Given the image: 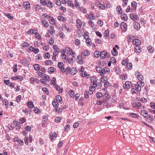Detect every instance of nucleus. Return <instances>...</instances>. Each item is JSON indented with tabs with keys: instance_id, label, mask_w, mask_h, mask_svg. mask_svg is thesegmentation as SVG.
I'll list each match as a JSON object with an SVG mask.
<instances>
[{
	"instance_id": "58836bf2",
	"label": "nucleus",
	"mask_w": 155,
	"mask_h": 155,
	"mask_svg": "<svg viewBox=\"0 0 155 155\" xmlns=\"http://www.w3.org/2000/svg\"><path fill=\"white\" fill-rule=\"evenodd\" d=\"M97 98V99H99L102 97V94L100 92H97L96 93Z\"/></svg>"
},
{
	"instance_id": "20e7f679",
	"label": "nucleus",
	"mask_w": 155,
	"mask_h": 155,
	"mask_svg": "<svg viewBox=\"0 0 155 155\" xmlns=\"http://www.w3.org/2000/svg\"><path fill=\"white\" fill-rule=\"evenodd\" d=\"M117 48V49L119 48V47L117 45H116L115 47H114L113 50L111 51V52L112 54L114 56H116L118 55V52L116 50V48Z\"/></svg>"
},
{
	"instance_id": "412c9836",
	"label": "nucleus",
	"mask_w": 155,
	"mask_h": 155,
	"mask_svg": "<svg viewBox=\"0 0 155 155\" xmlns=\"http://www.w3.org/2000/svg\"><path fill=\"white\" fill-rule=\"evenodd\" d=\"M24 7L26 9L29 8L30 6V5L28 2H25L23 3Z\"/></svg>"
},
{
	"instance_id": "5701e85b",
	"label": "nucleus",
	"mask_w": 155,
	"mask_h": 155,
	"mask_svg": "<svg viewBox=\"0 0 155 155\" xmlns=\"http://www.w3.org/2000/svg\"><path fill=\"white\" fill-rule=\"evenodd\" d=\"M137 77L138 80L139 81H142L143 79V75L141 74L139 72L137 73Z\"/></svg>"
},
{
	"instance_id": "8fccbe9b",
	"label": "nucleus",
	"mask_w": 155,
	"mask_h": 155,
	"mask_svg": "<svg viewBox=\"0 0 155 155\" xmlns=\"http://www.w3.org/2000/svg\"><path fill=\"white\" fill-rule=\"evenodd\" d=\"M89 33L87 31H85V32L84 35V38L86 39L88 38H89L88 36Z\"/></svg>"
},
{
	"instance_id": "49530a36",
	"label": "nucleus",
	"mask_w": 155,
	"mask_h": 155,
	"mask_svg": "<svg viewBox=\"0 0 155 155\" xmlns=\"http://www.w3.org/2000/svg\"><path fill=\"white\" fill-rule=\"evenodd\" d=\"M137 85L143 87L144 85V83L141 81H139L137 82Z\"/></svg>"
},
{
	"instance_id": "f8f14e48",
	"label": "nucleus",
	"mask_w": 155,
	"mask_h": 155,
	"mask_svg": "<svg viewBox=\"0 0 155 155\" xmlns=\"http://www.w3.org/2000/svg\"><path fill=\"white\" fill-rule=\"evenodd\" d=\"M87 18H88L90 20H94L95 18V17L94 15L91 12H90L89 13V14L87 15Z\"/></svg>"
},
{
	"instance_id": "7c9ffc66",
	"label": "nucleus",
	"mask_w": 155,
	"mask_h": 155,
	"mask_svg": "<svg viewBox=\"0 0 155 155\" xmlns=\"http://www.w3.org/2000/svg\"><path fill=\"white\" fill-rule=\"evenodd\" d=\"M27 104L28 107L32 108L34 107V105L32 101H28Z\"/></svg>"
},
{
	"instance_id": "3c124183",
	"label": "nucleus",
	"mask_w": 155,
	"mask_h": 155,
	"mask_svg": "<svg viewBox=\"0 0 155 155\" xmlns=\"http://www.w3.org/2000/svg\"><path fill=\"white\" fill-rule=\"evenodd\" d=\"M56 89L57 91H58L60 93H61L62 91V89H60V87L59 86L57 85L56 87Z\"/></svg>"
},
{
	"instance_id": "69168bd1",
	"label": "nucleus",
	"mask_w": 155,
	"mask_h": 155,
	"mask_svg": "<svg viewBox=\"0 0 155 155\" xmlns=\"http://www.w3.org/2000/svg\"><path fill=\"white\" fill-rule=\"evenodd\" d=\"M74 58H72L71 59L68 58L67 60L68 63L69 64H70L72 62H74Z\"/></svg>"
},
{
	"instance_id": "c03bdc74",
	"label": "nucleus",
	"mask_w": 155,
	"mask_h": 155,
	"mask_svg": "<svg viewBox=\"0 0 155 155\" xmlns=\"http://www.w3.org/2000/svg\"><path fill=\"white\" fill-rule=\"evenodd\" d=\"M69 94L70 96L72 98H74V92L73 90H70L69 91Z\"/></svg>"
},
{
	"instance_id": "f3484780",
	"label": "nucleus",
	"mask_w": 155,
	"mask_h": 155,
	"mask_svg": "<svg viewBox=\"0 0 155 155\" xmlns=\"http://www.w3.org/2000/svg\"><path fill=\"white\" fill-rule=\"evenodd\" d=\"M13 123L14 124L16 125V126L17 127L16 128L18 130L20 129L21 126L18 121L16 120H14L13 121Z\"/></svg>"
},
{
	"instance_id": "dca6fc26",
	"label": "nucleus",
	"mask_w": 155,
	"mask_h": 155,
	"mask_svg": "<svg viewBox=\"0 0 155 155\" xmlns=\"http://www.w3.org/2000/svg\"><path fill=\"white\" fill-rule=\"evenodd\" d=\"M133 105L136 108H139L142 105L139 102H136L135 103H133Z\"/></svg>"
},
{
	"instance_id": "a878e982",
	"label": "nucleus",
	"mask_w": 155,
	"mask_h": 155,
	"mask_svg": "<svg viewBox=\"0 0 155 155\" xmlns=\"http://www.w3.org/2000/svg\"><path fill=\"white\" fill-rule=\"evenodd\" d=\"M52 104L53 106L55 107H58V102L54 99L52 102Z\"/></svg>"
},
{
	"instance_id": "2f4dec72",
	"label": "nucleus",
	"mask_w": 155,
	"mask_h": 155,
	"mask_svg": "<svg viewBox=\"0 0 155 155\" xmlns=\"http://www.w3.org/2000/svg\"><path fill=\"white\" fill-rule=\"evenodd\" d=\"M85 39L86 40V42L87 45L88 46L90 45L91 44V39H90L89 38H88Z\"/></svg>"
},
{
	"instance_id": "0eeeda50",
	"label": "nucleus",
	"mask_w": 155,
	"mask_h": 155,
	"mask_svg": "<svg viewBox=\"0 0 155 155\" xmlns=\"http://www.w3.org/2000/svg\"><path fill=\"white\" fill-rule=\"evenodd\" d=\"M130 85H131V83L130 81H127L125 84H123V87L124 89H129Z\"/></svg>"
},
{
	"instance_id": "4d7b16f0",
	"label": "nucleus",
	"mask_w": 155,
	"mask_h": 155,
	"mask_svg": "<svg viewBox=\"0 0 155 155\" xmlns=\"http://www.w3.org/2000/svg\"><path fill=\"white\" fill-rule=\"evenodd\" d=\"M70 127V125L69 124H67L64 127V130L65 131H68Z\"/></svg>"
},
{
	"instance_id": "39448f33",
	"label": "nucleus",
	"mask_w": 155,
	"mask_h": 155,
	"mask_svg": "<svg viewBox=\"0 0 155 155\" xmlns=\"http://www.w3.org/2000/svg\"><path fill=\"white\" fill-rule=\"evenodd\" d=\"M130 18L135 21H137L139 19V18L137 15L135 13H132L130 15Z\"/></svg>"
},
{
	"instance_id": "680f3d73",
	"label": "nucleus",
	"mask_w": 155,
	"mask_h": 155,
	"mask_svg": "<svg viewBox=\"0 0 155 155\" xmlns=\"http://www.w3.org/2000/svg\"><path fill=\"white\" fill-rule=\"evenodd\" d=\"M149 52L150 53H152L153 52V50L152 49V47L151 46H149L148 48Z\"/></svg>"
},
{
	"instance_id": "c85d7f7f",
	"label": "nucleus",
	"mask_w": 155,
	"mask_h": 155,
	"mask_svg": "<svg viewBox=\"0 0 155 155\" xmlns=\"http://www.w3.org/2000/svg\"><path fill=\"white\" fill-rule=\"evenodd\" d=\"M140 24L137 22H136L135 23L134 25V28L136 30L139 29H140Z\"/></svg>"
},
{
	"instance_id": "e433bc0d",
	"label": "nucleus",
	"mask_w": 155,
	"mask_h": 155,
	"mask_svg": "<svg viewBox=\"0 0 155 155\" xmlns=\"http://www.w3.org/2000/svg\"><path fill=\"white\" fill-rule=\"evenodd\" d=\"M49 18V21L50 23H52V24H54L55 20L54 19L53 17L50 16L48 17Z\"/></svg>"
},
{
	"instance_id": "b1692460",
	"label": "nucleus",
	"mask_w": 155,
	"mask_h": 155,
	"mask_svg": "<svg viewBox=\"0 0 155 155\" xmlns=\"http://www.w3.org/2000/svg\"><path fill=\"white\" fill-rule=\"evenodd\" d=\"M141 114L144 117L146 118L147 117V115H148V113L147 111L145 110H142L141 111Z\"/></svg>"
},
{
	"instance_id": "a18cd8bd",
	"label": "nucleus",
	"mask_w": 155,
	"mask_h": 155,
	"mask_svg": "<svg viewBox=\"0 0 155 155\" xmlns=\"http://www.w3.org/2000/svg\"><path fill=\"white\" fill-rule=\"evenodd\" d=\"M102 68L101 67L97 66L96 67V69L97 72L98 73H101L102 71Z\"/></svg>"
},
{
	"instance_id": "a211bd4d",
	"label": "nucleus",
	"mask_w": 155,
	"mask_h": 155,
	"mask_svg": "<svg viewBox=\"0 0 155 155\" xmlns=\"http://www.w3.org/2000/svg\"><path fill=\"white\" fill-rule=\"evenodd\" d=\"M20 63L26 67H28L29 64L28 62L24 60H21Z\"/></svg>"
},
{
	"instance_id": "393cba45",
	"label": "nucleus",
	"mask_w": 155,
	"mask_h": 155,
	"mask_svg": "<svg viewBox=\"0 0 155 155\" xmlns=\"http://www.w3.org/2000/svg\"><path fill=\"white\" fill-rule=\"evenodd\" d=\"M128 114L130 116H131L134 118H138V115L133 113H129Z\"/></svg>"
},
{
	"instance_id": "338daca9",
	"label": "nucleus",
	"mask_w": 155,
	"mask_h": 155,
	"mask_svg": "<svg viewBox=\"0 0 155 155\" xmlns=\"http://www.w3.org/2000/svg\"><path fill=\"white\" fill-rule=\"evenodd\" d=\"M17 64H15L13 66V71L15 72H16L17 71Z\"/></svg>"
},
{
	"instance_id": "5fc2aeb1",
	"label": "nucleus",
	"mask_w": 155,
	"mask_h": 155,
	"mask_svg": "<svg viewBox=\"0 0 155 155\" xmlns=\"http://www.w3.org/2000/svg\"><path fill=\"white\" fill-rule=\"evenodd\" d=\"M110 60L111 62L113 64H114L116 63V60L114 57H111L110 58Z\"/></svg>"
},
{
	"instance_id": "774afa93",
	"label": "nucleus",
	"mask_w": 155,
	"mask_h": 155,
	"mask_svg": "<svg viewBox=\"0 0 155 155\" xmlns=\"http://www.w3.org/2000/svg\"><path fill=\"white\" fill-rule=\"evenodd\" d=\"M34 111L35 113H37L38 114H39L41 112L40 110L37 108H36L35 109Z\"/></svg>"
},
{
	"instance_id": "de8ad7c7",
	"label": "nucleus",
	"mask_w": 155,
	"mask_h": 155,
	"mask_svg": "<svg viewBox=\"0 0 155 155\" xmlns=\"http://www.w3.org/2000/svg\"><path fill=\"white\" fill-rule=\"evenodd\" d=\"M61 119V118L60 117H57L55 118L54 120L56 122L58 123L60 122Z\"/></svg>"
},
{
	"instance_id": "37998d69",
	"label": "nucleus",
	"mask_w": 155,
	"mask_h": 155,
	"mask_svg": "<svg viewBox=\"0 0 155 155\" xmlns=\"http://www.w3.org/2000/svg\"><path fill=\"white\" fill-rule=\"evenodd\" d=\"M5 15H6L8 18L11 20H12L14 18L13 17L11 16V14L10 13L6 14H5Z\"/></svg>"
},
{
	"instance_id": "e2e57ef3",
	"label": "nucleus",
	"mask_w": 155,
	"mask_h": 155,
	"mask_svg": "<svg viewBox=\"0 0 155 155\" xmlns=\"http://www.w3.org/2000/svg\"><path fill=\"white\" fill-rule=\"evenodd\" d=\"M127 68L129 69H131L132 68V64L131 63H128L127 64Z\"/></svg>"
},
{
	"instance_id": "f704fd0d",
	"label": "nucleus",
	"mask_w": 155,
	"mask_h": 155,
	"mask_svg": "<svg viewBox=\"0 0 155 155\" xmlns=\"http://www.w3.org/2000/svg\"><path fill=\"white\" fill-rule=\"evenodd\" d=\"M67 4L69 6H72V7H74V5L73 4L72 1L71 0H68L67 2Z\"/></svg>"
},
{
	"instance_id": "6ab92c4d",
	"label": "nucleus",
	"mask_w": 155,
	"mask_h": 155,
	"mask_svg": "<svg viewBox=\"0 0 155 155\" xmlns=\"http://www.w3.org/2000/svg\"><path fill=\"white\" fill-rule=\"evenodd\" d=\"M141 51V48L140 46H137L135 47L134 51L137 53H140Z\"/></svg>"
},
{
	"instance_id": "bb28decb",
	"label": "nucleus",
	"mask_w": 155,
	"mask_h": 155,
	"mask_svg": "<svg viewBox=\"0 0 155 155\" xmlns=\"http://www.w3.org/2000/svg\"><path fill=\"white\" fill-rule=\"evenodd\" d=\"M97 5L98 7L102 9H104L105 8V6L101 4L100 2H98Z\"/></svg>"
},
{
	"instance_id": "864d4df0",
	"label": "nucleus",
	"mask_w": 155,
	"mask_h": 155,
	"mask_svg": "<svg viewBox=\"0 0 155 155\" xmlns=\"http://www.w3.org/2000/svg\"><path fill=\"white\" fill-rule=\"evenodd\" d=\"M19 121L21 124H22L26 121V120L25 118H22L20 119Z\"/></svg>"
},
{
	"instance_id": "9d476101",
	"label": "nucleus",
	"mask_w": 155,
	"mask_h": 155,
	"mask_svg": "<svg viewBox=\"0 0 155 155\" xmlns=\"http://www.w3.org/2000/svg\"><path fill=\"white\" fill-rule=\"evenodd\" d=\"M122 30L125 32L127 29V25L124 22H122L120 25Z\"/></svg>"
},
{
	"instance_id": "c756f323",
	"label": "nucleus",
	"mask_w": 155,
	"mask_h": 155,
	"mask_svg": "<svg viewBox=\"0 0 155 155\" xmlns=\"http://www.w3.org/2000/svg\"><path fill=\"white\" fill-rule=\"evenodd\" d=\"M119 77L122 80H125L127 78V76L126 74H121L119 76Z\"/></svg>"
},
{
	"instance_id": "1a4fd4ad",
	"label": "nucleus",
	"mask_w": 155,
	"mask_h": 155,
	"mask_svg": "<svg viewBox=\"0 0 155 155\" xmlns=\"http://www.w3.org/2000/svg\"><path fill=\"white\" fill-rule=\"evenodd\" d=\"M11 79L13 80H19L20 81H21L23 80V78L22 76L18 75L17 76L12 77Z\"/></svg>"
},
{
	"instance_id": "cd10ccee",
	"label": "nucleus",
	"mask_w": 155,
	"mask_h": 155,
	"mask_svg": "<svg viewBox=\"0 0 155 155\" xmlns=\"http://www.w3.org/2000/svg\"><path fill=\"white\" fill-rule=\"evenodd\" d=\"M117 10L118 11V14H121L122 12V9L121 7L119 6H117Z\"/></svg>"
},
{
	"instance_id": "603ef678",
	"label": "nucleus",
	"mask_w": 155,
	"mask_h": 155,
	"mask_svg": "<svg viewBox=\"0 0 155 155\" xmlns=\"http://www.w3.org/2000/svg\"><path fill=\"white\" fill-rule=\"evenodd\" d=\"M2 102L3 104L6 106H8V100L6 99H4L2 101ZM8 107V106H7V107Z\"/></svg>"
},
{
	"instance_id": "423d86ee",
	"label": "nucleus",
	"mask_w": 155,
	"mask_h": 155,
	"mask_svg": "<svg viewBox=\"0 0 155 155\" xmlns=\"http://www.w3.org/2000/svg\"><path fill=\"white\" fill-rule=\"evenodd\" d=\"M77 62L79 64H81L83 63V58L81 55H79L77 57Z\"/></svg>"
},
{
	"instance_id": "f03ea898",
	"label": "nucleus",
	"mask_w": 155,
	"mask_h": 155,
	"mask_svg": "<svg viewBox=\"0 0 155 155\" xmlns=\"http://www.w3.org/2000/svg\"><path fill=\"white\" fill-rule=\"evenodd\" d=\"M100 56L102 59H104L105 57L108 58L110 56V54L105 51H103L100 53Z\"/></svg>"
},
{
	"instance_id": "9b49d317",
	"label": "nucleus",
	"mask_w": 155,
	"mask_h": 155,
	"mask_svg": "<svg viewBox=\"0 0 155 155\" xmlns=\"http://www.w3.org/2000/svg\"><path fill=\"white\" fill-rule=\"evenodd\" d=\"M81 54L83 57L84 56H88L90 55V52L88 50H84L81 53Z\"/></svg>"
},
{
	"instance_id": "c9c22d12",
	"label": "nucleus",
	"mask_w": 155,
	"mask_h": 155,
	"mask_svg": "<svg viewBox=\"0 0 155 155\" xmlns=\"http://www.w3.org/2000/svg\"><path fill=\"white\" fill-rule=\"evenodd\" d=\"M66 50L67 51L69 55H71L73 52V50L71 48L68 47H67L66 48Z\"/></svg>"
},
{
	"instance_id": "72a5a7b5",
	"label": "nucleus",
	"mask_w": 155,
	"mask_h": 155,
	"mask_svg": "<svg viewBox=\"0 0 155 155\" xmlns=\"http://www.w3.org/2000/svg\"><path fill=\"white\" fill-rule=\"evenodd\" d=\"M115 71L117 74H120L121 73V70L119 67H117L116 68Z\"/></svg>"
},
{
	"instance_id": "0e129e2a",
	"label": "nucleus",
	"mask_w": 155,
	"mask_h": 155,
	"mask_svg": "<svg viewBox=\"0 0 155 155\" xmlns=\"http://www.w3.org/2000/svg\"><path fill=\"white\" fill-rule=\"evenodd\" d=\"M48 120V117L47 116H43L42 121L47 122Z\"/></svg>"
},
{
	"instance_id": "ddd939ff",
	"label": "nucleus",
	"mask_w": 155,
	"mask_h": 155,
	"mask_svg": "<svg viewBox=\"0 0 155 155\" xmlns=\"http://www.w3.org/2000/svg\"><path fill=\"white\" fill-rule=\"evenodd\" d=\"M131 6L133 7V8L132 10L134 12H135L137 8V3L135 1H134L132 2L131 3Z\"/></svg>"
},
{
	"instance_id": "bf43d9fd",
	"label": "nucleus",
	"mask_w": 155,
	"mask_h": 155,
	"mask_svg": "<svg viewBox=\"0 0 155 155\" xmlns=\"http://www.w3.org/2000/svg\"><path fill=\"white\" fill-rule=\"evenodd\" d=\"M107 80V78L104 76L102 77L101 79V81L103 83H104Z\"/></svg>"
},
{
	"instance_id": "09e8293b",
	"label": "nucleus",
	"mask_w": 155,
	"mask_h": 155,
	"mask_svg": "<svg viewBox=\"0 0 155 155\" xmlns=\"http://www.w3.org/2000/svg\"><path fill=\"white\" fill-rule=\"evenodd\" d=\"M42 90L44 92H45L46 94H49V91L47 88L46 87H43L42 88Z\"/></svg>"
},
{
	"instance_id": "ea45409f",
	"label": "nucleus",
	"mask_w": 155,
	"mask_h": 155,
	"mask_svg": "<svg viewBox=\"0 0 155 155\" xmlns=\"http://www.w3.org/2000/svg\"><path fill=\"white\" fill-rule=\"evenodd\" d=\"M121 16H123V18L125 21H127L128 19V17L126 14L123 13L121 14Z\"/></svg>"
},
{
	"instance_id": "6e6552de",
	"label": "nucleus",
	"mask_w": 155,
	"mask_h": 155,
	"mask_svg": "<svg viewBox=\"0 0 155 155\" xmlns=\"http://www.w3.org/2000/svg\"><path fill=\"white\" fill-rule=\"evenodd\" d=\"M38 74L41 77L44 78V79L47 80L48 81H49V76L45 75L44 74L41 72H39Z\"/></svg>"
},
{
	"instance_id": "4468645a",
	"label": "nucleus",
	"mask_w": 155,
	"mask_h": 155,
	"mask_svg": "<svg viewBox=\"0 0 155 155\" xmlns=\"http://www.w3.org/2000/svg\"><path fill=\"white\" fill-rule=\"evenodd\" d=\"M133 44L136 45V46H138L141 43V41L138 39H135L133 41Z\"/></svg>"
},
{
	"instance_id": "473e14b6",
	"label": "nucleus",
	"mask_w": 155,
	"mask_h": 155,
	"mask_svg": "<svg viewBox=\"0 0 155 155\" xmlns=\"http://www.w3.org/2000/svg\"><path fill=\"white\" fill-rule=\"evenodd\" d=\"M62 98L61 96L58 95L56 96V99H55V100H56L57 102H60V103H61V101L62 100Z\"/></svg>"
},
{
	"instance_id": "79ce46f5",
	"label": "nucleus",
	"mask_w": 155,
	"mask_h": 155,
	"mask_svg": "<svg viewBox=\"0 0 155 155\" xmlns=\"http://www.w3.org/2000/svg\"><path fill=\"white\" fill-rule=\"evenodd\" d=\"M56 80V78L54 77L52 78V80L51 81V84H53V86H55L56 83L55 81Z\"/></svg>"
},
{
	"instance_id": "2eb2a0df",
	"label": "nucleus",
	"mask_w": 155,
	"mask_h": 155,
	"mask_svg": "<svg viewBox=\"0 0 155 155\" xmlns=\"http://www.w3.org/2000/svg\"><path fill=\"white\" fill-rule=\"evenodd\" d=\"M78 71L76 68L74 67H73L71 68L70 73L72 75H74L76 74L77 72Z\"/></svg>"
},
{
	"instance_id": "6e6d98bb",
	"label": "nucleus",
	"mask_w": 155,
	"mask_h": 155,
	"mask_svg": "<svg viewBox=\"0 0 155 155\" xmlns=\"http://www.w3.org/2000/svg\"><path fill=\"white\" fill-rule=\"evenodd\" d=\"M58 65L59 68L60 69L62 67H64V64L62 62H58Z\"/></svg>"
},
{
	"instance_id": "7ed1b4c3",
	"label": "nucleus",
	"mask_w": 155,
	"mask_h": 155,
	"mask_svg": "<svg viewBox=\"0 0 155 155\" xmlns=\"http://www.w3.org/2000/svg\"><path fill=\"white\" fill-rule=\"evenodd\" d=\"M90 80L91 81V85L92 86H97V78L96 77L93 76L90 78Z\"/></svg>"
},
{
	"instance_id": "a19ab883",
	"label": "nucleus",
	"mask_w": 155,
	"mask_h": 155,
	"mask_svg": "<svg viewBox=\"0 0 155 155\" xmlns=\"http://www.w3.org/2000/svg\"><path fill=\"white\" fill-rule=\"evenodd\" d=\"M35 69L36 71H39L40 70L39 64H35L33 66Z\"/></svg>"
},
{
	"instance_id": "052dcab7",
	"label": "nucleus",
	"mask_w": 155,
	"mask_h": 155,
	"mask_svg": "<svg viewBox=\"0 0 155 155\" xmlns=\"http://www.w3.org/2000/svg\"><path fill=\"white\" fill-rule=\"evenodd\" d=\"M104 98L107 99H108L110 98L109 94L107 93H105L104 95Z\"/></svg>"
},
{
	"instance_id": "13d9d810",
	"label": "nucleus",
	"mask_w": 155,
	"mask_h": 155,
	"mask_svg": "<svg viewBox=\"0 0 155 155\" xmlns=\"http://www.w3.org/2000/svg\"><path fill=\"white\" fill-rule=\"evenodd\" d=\"M99 52L98 51H95L94 52V56L95 57L98 58L99 57Z\"/></svg>"
},
{
	"instance_id": "f257e3e1",
	"label": "nucleus",
	"mask_w": 155,
	"mask_h": 155,
	"mask_svg": "<svg viewBox=\"0 0 155 155\" xmlns=\"http://www.w3.org/2000/svg\"><path fill=\"white\" fill-rule=\"evenodd\" d=\"M40 2L42 5H47L48 7L50 8H52L53 7L52 3L50 0H48L47 2L46 0H40Z\"/></svg>"
},
{
	"instance_id": "4c0bfd02",
	"label": "nucleus",
	"mask_w": 155,
	"mask_h": 155,
	"mask_svg": "<svg viewBox=\"0 0 155 155\" xmlns=\"http://www.w3.org/2000/svg\"><path fill=\"white\" fill-rule=\"evenodd\" d=\"M45 63L46 65H49L52 64H53V62L51 60H48L46 61Z\"/></svg>"
},
{
	"instance_id": "4be33fe9",
	"label": "nucleus",
	"mask_w": 155,
	"mask_h": 155,
	"mask_svg": "<svg viewBox=\"0 0 155 155\" xmlns=\"http://www.w3.org/2000/svg\"><path fill=\"white\" fill-rule=\"evenodd\" d=\"M56 71V68L53 67H50L48 69V72L49 74H51Z\"/></svg>"
},
{
	"instance_id": "aec40b11",
	"label": "nucleus",
	"mask_w": 155,
	"mask_h": 155,
	"mask_svg": "<svg viewBox=\"0 0 155 155\" xmlns=\"http://www.w3.org/2000/svg\"><path fill=\"white\" fill-rule=\"evenodd\" d=\"M76 23L77 24V26L78 28H81L82 25L81 21L80 19H78L76 21Z\"/></svg>"
}]
</instances>
